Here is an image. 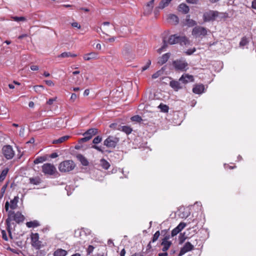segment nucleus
I'll list each match as a JSON object with an SVG mask.
<instances>
[{
    "mask_svg": "<svg viewBox=\"0 0 256 256\" xmlns=\"http://www.w3.org/2000/svg\"><path fill=\"white\" fill-rule=\"evenodd\" d=\"M179 44L180 46H186L190 44V42L186 36H178V34L170 35L168 39L166 37L162 38V46L158 50V53L164 51L168 47V44Z\"/></svg>",
    "mask_w": 256,
    "mask_h": 256,
    "instance_id": "1",
    "label": "nucleus"
},
{
    "mask_svg": "<svg viewBox=\"0 0 256 256\" xmlns=\"http://www.w3.org/2000/svg\"><path fill=\"white\" fill-rule=\"evenodd\" d=\"M24 220V216L21 214V212H14V211L10 210L8 212V218L6 220V223L7 226V229L9 231L10 234V232L8 230L10 226V222L13 220L19 224L22 222Z\"/></svg>",
    "mask_w": 256,
    "mask_h": 256,
    "instance_id": "2",
    "label": "nucleus"
},
{
    "mask_svg": "<svg viewBox=\"0 0 256 256\" xmlns=\"http://www.w3.org/2000/svg\"><path fill=\"white\" fill-rule=\"evenodd\" d=\"M172 66L176 70L180 72H186L188 68V64L184 58L174 60Z\"/></svg>",
    "mask_w": 256,
    "mask_h": 256,
    "instance_id": "3",
    "label": "nucleus"
},
{
    "mask_svg": "<svg viewBox=\"0 0 256 256\" xmlns=\"http://www.w3.org/2000/svg\"><path fill=\"white\" fill-rule=\"evenodd\" d=\"M76 166L72 160H66L60 162L58 166V170L60 172H68L72 170Z\"/></svg>",
    "mask_w": 256,
    "mask_h": 256,
    "instance_id": "4",
    "label": "nucleus"
},
{
    "mask_svg": "<svg viewBox=\"0 0 256 256\" xmlns=\"http://www.w3.org/2000/svg\"><path fill=\"white\" fill-rule=\"evenodd\" d=\"M98 132V130L96 128H92L87 130L83 134L84 138H80L78 140V144H81L83 142H88L90 140L92 137L96 134Z\"/></svg>",
    "mask_w": 256,
    "mask_h": 256,
    "instance_id": "5",
    "label": "nucleus"
},
{
    "mask_svg": "<svg viewBox=\"0 0 256 256\" xmlns=\"http://www.w3.org/2000/svg\"><path fill=\"white\" fill-rule=\"evenodd\" d=\"M219 12L216 10H208L205 12L202 16L204 22H213L218 16Z\"/></svg>",
    "mask_w": 256,
    "mask_h": 256,
    "instance_id": "6",
    "label": "nucleus"
},
{
    "mask_svg": "<svg viewBox=\"0 0 256 256\" xmlns=\"http://www.w3.org/2000/svg\"><path fill=\"white\" fill-rule=\"evenodd\" d=\"M207 32L206 28L200 26H196L192 29V34L196 38H202L207 34Z\"/></svg>",
    "mask_w": 256,
    "mask_h": 256,
    "instance_id": "7",
    "label": "nucleus"
},
{
    "mask_svg": "<svg viewBox=\"0 0 256 256\" xmlns=\"http://www.w3.org/2000/svg\"><path fill=\"white\" fill-rule=\"evenodd\" d=\"M2 154L6 160H11L14 156L15 152L10 145H5L2 148Z\"/></svg>",
    "mask_w": 256,
    "mask_h": 256,
    "instance_id": "8",
    "label": "nucleus"
},
{
    "mask_svg": "<svg viewBox=\"0 0 256 256\" xmlns=\"http://www.w3.org/2000/svg\"><path fill=\"white\" fill-rule=\"evenodd\" d=\"M119 142V138L115 136H110L104 142V144L107 148H114Z\"/></svg>",
    "mask_w": 256,
    "mask_h": 256,
    "instance_id": "9",
    "label": "nucleus"
},
{
    "mask_svg": "<svg viewBox=\"0 0 256 256\" xmlns=\"http://www.w3.org/2000/svg\"><path fill=\"white\" fill-rule=\"evenodd\" d=\"M56 170V168L52 164L46 163L42 166V172L45 174L52 175L54 174Z\"/></svg>",
    "mask_w": 256,
    "mask_h": 256,
    "instance_id": "10",
    "label": "nucleus"
},
{
    "mask_svg": "<svg viewBox=\"0 0 256 256\" xmlns=\"http://www.w3.org/2000/svg\"><path fill=\"white\" fill-rule=\"evenodd\" d=\"M31 243L32 246L36 249L40 248V242L39 241V235L38 233H32L30 236Z\"/></svg>",
    "mask_w": 256,
    "mask_h": 256,
    "instance_id": "11",
    "label": "nucleus"
},
{
    "mask_svg": "<svg viewBox=\"0 0 256 256\" xmlns=\"http://www.w3.org/2000/svg\"><path fill=\"white\" fill-rule=\"evenodd\" d=\"M18 202V196H15L13 200H10V205L8 202H6L4 206L6 210L8 212L9 207H10L12 210L15 209L17 206Z\"/></svg>",
    "mask_w": 256,
    "mask_h": 256,
    "instance_id": "12",
    "label": "nucleus"
},
{
    "mask_svg": "<svg viewBox=\"0 0 256 256\" xmlns=\"http://www.w3.org/2000/svg\"><path fill=\"white\" fill-rule=\"evenodd\" d=\"M193 249V245H192L190 242H186L183 247L181 248L179 254L180 255L182 256L187 252H188Z\"/></svg>",
    "mask_w": 256,
    "mask_h": 256,
    "instance_id": "13",
    "label": "nucleus"
},
{
    "mask_svg": "<svg viewBox=\"0 0 256 256\" xmlns=\"http://www.w3.org/2000/svg\"><path fill=\"white\" fill-rule=\"evenodd\" d=\"M180 82H182L184 84H186L188 82H194V78L192 75L188 74H182L179 79Z\"/></svg>",
    "mask_w": 256,
    "mask_h": 256,
    "instance_id": "14",
    "label": "nucleus"
},
{
    "mask_svg": "<svg viewBox=\"0 0 256 256\" xmlns=\"http://www.w3.org/2000/svg\"><path fill=\"white\" fill-rule=\"evenodd\" d=\"M204 86L203 84H196L192 88V92L196 94H200L204 92Z\"/></svg>",
    "mask_w": 256,
    "mask_h": 256,
    "instance_id": "15",
    "label": "nucleus"
},
{
    "mask_svg": "<svg viewBox=\"0 0 256 256\" xmlns=\"http://www.w3.org/2000/svg\"><path fill=\"white\" fill-rule=\"evenodd\" d=\"M170 56V52H168L164 54L159 59L158 61V63L162 65L168 62Z\"/></svg>",
    "mask_w": 256,
    "mask_h": 256,
    "instance_id": "16",
    "label": "nucleus"
},
{
    "mask_svg": "<svg viewBox=\"0 0 256 256\" xmlns=\"http://www.w3.org/2000/svg\"><path fill=\"white\" fill-rule=\"evenodd\" d=\"M98 58V54L94 52H92L84 55L83 58L85 60H90L96 59Z\"/></svg>",
    "mask_w": 256,
    "mask_h": 256,
    "instance_id": "17",
    "label": "nucleus"
},
{
    "mask_svg": "<svg viewBox=\"0 0 256 256\" xmlns=\"http://www.w3.org/2000/svg\"><path fill=\"white\" fill-rule=\"evenodd\" d=\"M77 159L80 162L82 165L84 166H88L89 162L88 160L82 154H78L76 156Z\"/></svg>",
    "mask_w": 256,
    "mask_h": 256,
    "instance_id": "18",
    "label": "nucleus"
},
{
    "mask_svg": "<svg viewBox=\"0 0 256 256\" xmlns=\"http://www.w3.org/2000/svg\"><path fill=\"white\" fill-rule=\"evenodd\" d=\"M170 86L174 90L178 91V90L182 88V86L180 82L176 80H172L170 83Z\"/></svg>",
    "mask_w": 256,
    "mask_h": 256,
    "instance_id": "19",
    "label": "nucleus"
},
{
    "mask_svg": "<svg viewBox=\"0 0 256 256\" xmlns=\"http://www.w3.org/2000/svg\"><path fill=\"white\" fill-rule=\"evenodd\" d=\"M178 10L184 14H186L189 12L190 8L186 4L182 3L178 6Z\"/></svg>",
    "mask_w": 256,
    "mask_h": 256,
    "instance_id": "20",
    "label": "nucleus"
},
{
    "mask_svg": "<svg viewBox=\"0 0 256 256\" xmlns=\"http://www.w3.org/2000/svg\"><path fill=\"white\" fill-rule=\"evenodd\" d=\"M172 242L171 241H162L160 244V245L162 246V252H166L170 246L172 245Z\"/></svg>",
    "mask_w": 256,
    "mask_h": 256,
    "instance_id": "21",
    "label": "nucleus"
},
{
    "mask_svg": "<svg viewBox=\"0 0 256 256\" xmlns=\"http://www.w3.org/2000/svg\"><path fill=\"white\" fill-rule=\"evenodd\" d=\"M118 130L126 134H130L132 131V128L128 126H120V128H118Z\"/></svg>",
    "mask_w": 256,
    "mask_h": 256,
    "instance_id": "22",
    "label": "nucleus"
},
{
    "mask_svg": "<svg viewBox=\"0 0 256 256\" xmlns=\"http://www.w3.org/2000/svg\"><path fill=\"white\" fill-rule=\"evenodd\" d=\"M68 254L67 251L62 248H58L56 250L54 254V256H66Z\"/></svg>",
    "mask_w": 256,
    "mask_h": 256,
    "instance_id": "23",
    "label": "nucleus"
},
{
    "mask_svg": "<svg viewBox=\"0 0 256 256\" xmlns=\"http://www.w3.org/2000/svg\"><path fill=\"white\" fill-rule=\"evenodd\" d=\"M100 165L104 170H108L110 166V163L104 158L100 159Z\"/></svg>",
    "mask_w": 256,
    "mask_h": 256,
    "instance_id": "24",
    "label": "nucleus"
},
{
    "mask_svg": "<svg viewBox=\"0 0 256 256\" xmlns=\"http://www.w3.org/2000/svg\"><path fill=\"white\" fill-rule=\"evenodd\" d=\"M168 20L170 22L174 24H176L179 22L178 18L175 14H170L168 16Z\"/></svg>",
    "mask_w": 256,
    "mask_h": 256,
    "instance_id": "25",
    "label": "nucleus"
},
{
    "mask_svg": "<svg viewBox=\"0 0 256 256\" xmlns=\"http://www.w3.org/2000/svg\"><path fill=\"white\" fill-rule=\"evenodd\" d=\"M186 24L188 26H196V22L195 20L190 19V16L188 15L186 16Z\"/></svg>",
    "mask_w": 256,
    "mask_h": 256,
    "instance_id": "26",
    "label": "nucleus"
},
{
    "mask_svg": "<svg viewBox=\"0 0 256 256\" xmlns=\"http://www.w3.org/2000/svg\"><path fill=\"white\" fill-rule=\"evenodd\" d=\"M69 136H62L56 140H54L52 141V144H60L64 141L68 140L70 138Z\"/></svg>",
    "mask_w": 256,
    "mask_h": 256,
    "instance_id": "27",
    "label": "nucleus"
},
{
    "mask_svg": "<svg viewBox=\"0 0 256 256\" xmlns=\"http://www.w3.org/2000/svg\"><path fill=\"white\" fill-rule=\"evenodd\" d=\"M30 183L34 185H38L41 183V179L37 176L34 178H30Z\"/></svg>",
    "mask_w": 256,
    "mask_h": 256,
    "instance_id": "28",
    "label": "nucleus"
},
{
    "mask_svg": "<svg viewBox=\"0 0 256 256\" xmlns=\"http://www.w3.org/2000/svg\"><path fill=\"white\" fill-rule=\"evenodd\" d=\"M26 226L28 228H36L40 226V224L37 220H33L28 222L26 223Z\"/></svg>",
    "mask_w": 256,
    "mask_h": 256,
    "instance_id": "29",
    "label": "nucleus"
},
{
    "mask_svg": "<svg viewBox=\"0 0 256 256\" xmlns=\"http://www.w3.org/2000/svg\"><path fill=\"white\" fill-rule=\"evenodd\" d=\"M172 0H162L159 4L158 8L160 9H163L168 6Z\"/></svg>",
    "mask_w": 256,
    "mask_h": 256,
    "instance_id": "30",
    "label": "nucleus"
},
{
    "mask_svg": "<svg viewBox=\"0 0 256 256\" xmlns=\"http://www.w3.org/2000/svg\"><path fill=\"white\" fill-rule=\"evenodd\" d=\"M77 55L76 54H72L70 52H64L58 56V58H68V57H76Z\"/></svg>",
    "mask_w": 256,
    "mask_h": 256,
    "instance_id": "31",
    "label": "nucleus"
},
{
    "mask_svg": "<svg viewBox=\"0 0 256 256\" xmlns=\"http://www.w3.org/2000/svg\"><path fill=\"white\" fill-rule=\"evenodd\" d=\"M9 170L8 168L4 169L0 174V182H2L6 178Z\"/></svg>",
    "mask_w": 256,
    "mask_h": 256,
    "instance_id": "32",
    "label": "nucleus"
},
{
    "mask_svg": "<svg viewBox=\"0 0 256 256\" xmlns=\"http://www.w3.org/2000/svg\"><path fill=\"white\" fill-rule=\"evenodd\" d=\"M46 160H47V158L45 156H39V157L36 158L34 160V164H38L40 163H42L44 162H45Z\"/></svg>",
    "mask_w": 256,
    "mask_h": 256,
    "instance_id": "33",
    "label": "nucleus"
},
{
    "mask_svg": "<svg viewBox=\"0 0 256 256\" xmlns=\"http://www.w3.org/2000/svg\"><path fill=\"white\" fill-rule=\"evenodd\" d=\"M158 108L160 110V111L164 112H168L169 107L163 104H160Z\"/></svg>",
    "mask_w": 256,
    "mask_h": 256,
    "instance_id": "34",
    "label": "nucleus"
},
{
    "mask_svg": "<svg viewBox=\"0 0 256 256\" xmlns=\"http://www.w3.org/2000/svg\"><path fill=\"white\" fill-rule=\"evenodd\" d=\"M11 18L16 22H24L26 20V18L24 16H11Z\"/></svg>",
    "mask_w": 256,
    "mask_h": 256,
    "instance_id": "35",
    "label": "nucleus"
},
{
    "mask_svg": "<svg viewBox=\"0 0 256 256\" xmlns=\"http://www.w3.org/2000/svg\"><path fill=\"white\" fill-rule=\"evenodd\" d=\"M44 86L42 85L35 86L34 87V91L37 93H40L44 90Z\"/></svg>",
    "mask_w": 256,
    "mask_h": 256,
    "instance_id": "36",
    "label": "nucleus"
},
{
    "mask_svg": "<svg viewBox=\"0 0 256 256\" xmlns=\"http://www.w3.org/2000/svg\"><path fill=\"white\" fill-rule=\"evenodd\" d=\"M248 38L246 37H243L242 38V40L240 42V46H244L247 45L248 44Z\"/></svg>",
    "mask_w": 256,
    "mask_h": 256,
    "instance_id": "37",
    "label": "nucleus"
},
{
    "mask_svg": "<svg viewBox=\"0 0 256 256\" xmlns=\"http://www.w3.org/2000/svg\"><path fill=\"white\" fill-rule=\"evenodd\" d=\"M131 120L132 122H140L142 120L141 116H140L138 115H136L131 118Z\"/></svg>",
    "mask_w": 256,
    "mask_h": 256,
    "instance_id": "38",
    "label": "nucleus"
},
{
    "mask_svg": "<svg viewBox=\"0 0 256 256\" xmlns=\"http://www.w3.org/2000/svg\"><path fill=\"white\" fill-rule=\"evenodd\" d=\"M162 74H163V70H159L157 71L156 72H155L154 74L152 75V78L153 79H156V78H158Z\"/></svg>",
    "mask_w": 256,
    "mask_h": 256,
    "instance_id": "39",
    "label": "nucleus"
},
{
    "mask_svg": "<svg viewBox=\"0 0 256 256\" xmlns=\"http://www.w3.org/2000/svg\"><path fill=\"white\" fill-rule=\"evenodd\" d=\"M160 236V231H158V230L156 231L152 236V240H151L152 242H156L158 240V238Z\"/></svg>",
    "mask_w": 256,
    "mask_h": 256,
    "instance_id": "40",
    "label": "nucleus"
},
{
    "mask_svg": "<svg viewBox=\"0 0 256 256\" xmlns=\"http://www.w3.org/2000/svg\"><path fill=\"white\" fill-rule=\"evenodd\" d=\"M154 2V0H151L148 2V4L146 6V8L148 9V12H150V10H152Z\"/></svg>",
    "mask_w": 256,
    "mask_h": 256,
    "instance_id": "41",
    "label": "nucleus"
},
{
    "mask_svg": "<svg viewBox=\"0 0 256 256\" xmlns=\"http://www.w3.org/2000/svg\"><path fill=\"white\" fill-rule=\"evenodd\" d=\"M166 230H162V234L164 233V238L162 239V241H169L168 240L170 238V235L169 234H166Z\"/></svg>",
    "mask_w": 256,
    "mask_h": 256,
    "instance_id": "42",
    "label": "nucleus"
},
{
    "mask_svg": "<svg viewBox=\"0 0 256 256\" xmlns=\"http://www.w3.org/2000/svg\"><path fill=\"white\" fill-rule=\"evenodd\" d=\"M102 140V136H98L94 138V140H92V142H93V144H98Z\"/></svg>",
    "mask_w": 256,
    "mask_h": 256,
    "instance_id": "43",
    "label": "nucleus"
},
{
    "mask_svg": "<svg viewBox=\"0 0 256 256\" xmlns=\"http://www.w3.org/2000/svg\"><path fill=\"white\" fill-rule=\"evenodd\" d=\"M186 226V224L184 222H180L178 225L176 227L178 230L181 232Z\"/></svg>",
    "mask_w": 256,
    "mask_h": 256,
    "instance_id": "44",
    "label": "nucleus"
},
{
    "mask_svg": "<svg viewBox=\"0 0 256 256\" xmlns=\"http://www.w3.org/2000/svg\"><path fill=\"white\" fill-rule=\"evenodd\" d=\"M150 64H151V60H149L146 62V65L142 67V71L143 72V71L146 70L149 68V66H150Z\"/></svg>",
    "mask_w": 256,
    "mask_h": 256,
    "instance_id": "45",
    "label": "nucleus"
},
{
    "mask_svg": "<svg viewBox=\"0 0 256 256\" xmlns=\"http://www.w3.org/2000/svg\"><path fill=\"white\" fill-rule=\"evenodd\" d=\"M196 50V48H194L192 49H188L186 50L184 52L186 55H191L194 52H195Z\"/></svg>",
    "mask_w": 256,
    "mask_h": 256,
    "instance_id": "46",
    "label": "nucleus"
},
{
    "mask_svg": "<svg viewBox=\"0 0 256 256\" xmlns=\"http://www.w3.org/2000/svg\"><path fill=\"white\" fill-rule=\"evenodd\" d=\"M180 230L177 229L176 228H175L174 229H173L171 232V236L172 237L177 235L180 232Z\"/></svg>",
    "mask_w": 256,
    "mask_h": 256,
    "instance_id": "47",
    "label": "nucleus"
},
{
    "mask_svg": "<svg viewBox=\"0 0 256 256\" xmlns=\"http://www.w3.org/2000/svg\"><path fill=\"white\" fill-rule=\"evenodd\" d=\"M94 248V246L92 245L88 246L87 248V254H90L93 252Z\"/></svg>",
    "mask_w": 256,
    "mask_h": 256,
    "instance_id": "48",
    "label": "nucleus"
},
{
    "mask_svg": "<svg viewBox=\"0 0 256 256\" xmlns=\"http://www.w3.org/2000/svg\"><path fill=\"white\" fill-rule=\"evenodd\" d=\"M72 26L74 28H76L78 29H80L81 28L80 25L77 22H74L72 24Z\"/></svg>",
    "mask_w": 256,
    "mask_h": 256,
    "instance_id": "49",
    "label": "nucleus"
},
{
    "mask_svg": "<svg viewBox=\"0 0 256 256\" xmlns=\"http://www.w3.org/2000/svg\"><path fill=\"white\" fill-rule=\"evenodd\" d=\"M45 82L48 86H53L54 85V82L51 80H45Z\"/></svg>",
    "mask_w": 256,
    "mask_h": 256,
    "instance_id": "50",
    "label": "nucleus"
},
{
    "mask_svg": "<svg viewBox=\"0 0 256 256\" xmlns=\"http://www.w3.org/2000/svg\"><path fill=\"white\" fill-rule=\"evenodd\" d=\"M186 2L191 4H196L199 0H186Z\"/></svg>",
    "mask_w": 256,
    "mask_h": 256,
    "instance_id": "51",
    "label": "nucleus"
},
{
    "mask_svg": "<svg viewBox=\"0 0 256 256\" xmlns=\"http://www.w3.org/2000/svg\"><path fill=\"white\" fill-rule=\"evenodd\" d=\"M123 55L125 56L126 58H128L127 56L130 54L128 50H126V48L122 52Z\"/></svg>",
    "mask_w": 256,
    "mask_h": 256,
    "instance_id": "52",
    "label": "nucleus"
},
{
    "mask_svg": "<svg viewBox=\"0 0 256 256\" xmlns=\"http://www.w3.org/2000/svg\"><path fill=\"white\" fill-rule=\"evenodd\" d=\"M56 98H50L46 102V104L49 105H51L53 104L54 102L55 101Z\"/></svg>",
    "mask_w": 256,
    "mask_h": 256,
    "instance_id": "53",
    "label": "nucleus"
},
{
    "mask_svg": "<svg viewBox=\"0 0 256 256\" xmlns=\"http://www.w3.org/2000/svg\"><path fill=\"white\" fill-rule=\"evenodd\" d=\"M2 237L4 240L6 241L8 240V238L7 237L6 234L4 230L2 232Z\"/></svg>",
    "mask_w": 256,
    "mask_h": 256,
    "instance_id": "54",
    "label": "nucleus"
},
{
    "mask_svg": "<svg viewBox=\"0 0 256 256\" xmlns=\"http://www.w3.org/2000/svg\"><path fill=\"white\" fill-rule=\"evenodd\" d=\"M77 98V95L76 94H72L70 100L74 102Z\"/></svg>",
    "mask_w": 256,
    "mask_h": 256,
    "instance_id": "55",
    "label": "nucleus"
},
{
    "mask_svg": "<svg viewBox=\"0 0 256 256\" xmlns=\"http://www.w3.org/2000/svg\"><path fill=\"white\" fill-rule=\"evenodd\" d=\"M58 156V154L56 152H53L49 156V157L50 158H57Z\"/></svg>",
    "mask_w": 256,
    "mask_h": 256,
    "instance_id": "56",
    "label": "nucleus"
},
{
    "mask_svg": "<svg viewBox=\"0 0 256 256\" xmlns=\"http://www.w3.org/2000/svg\"><path fill=\"white\" fill-rule=\"evenodd\" d=\"M92 148H94L96 150H98L99 152H103V150H102V149L100 147L98 146H97L96 145H93L92 146Z\"/></svg>",
    "mask_w": 256,
    "mask_h": 256,
    "instance_id": "57",
    "label": "nucleus"
},
{
    "mask_svg": "<svg viewBox=\"0 0 256 256\" xmlns=\"http://www.w3.org/2000/svg\"><path fill=\"white\" fill-rule=\"evenodd\" d=\"M38 66H37L33 65L30 66V69L32 70L35 71L38 70Z\"/></svg>",
    "mask_w": 256,
    "mask_h": 256,
    "instance_id": "58",
    "label": "nucleus"
},
{
    "mask_svg": "<svg viewBox=\"0 0 256 256\" xmlns=\"http://www.w3.org/2000/svg\"><path fill=\"white\" fill-rule=\"evenodd\" d=\"M148 12V9L146 8V7L145 8H144V15H148V14H150L152 12V10H150V12Z\"/></svg>",
    "mask_w": 256,
    "mask_h": 256,
    "instance_id": "59",
    "label": "nucleus"
},
{
    "mask_svg": "<svg viewBox=\"0 0 256 256\" xmlns=\"http://www.w3.org/2000/svg\"><path fill=\"white\" fill-rule=\"evenodd\" d=\"M168 254L166 252H163L159 253L158 256H168Z\"/></svg>",
    "mask_w": 256,
    "mask_h": 256,
    "instance_id": "60",
    "label": "nucleus"
},
{
    "mask_svg": "<svg viewBox=\"0 0 256 256\" xmlns=\"http://www.w3.org/2000/svg\"><path fill=\"white\" fill-rule=\"evenodd\" d=\"M126 254V250L124 248H123L121 250L120 252V256H124Z\"/></svg>",
    "mask_w": 256,
    "mask_h": 256,
    "instance_id": "61",
    "label": "nucleus"
},
{
    "mask_svg": "<svg viewBox=\"0 0 256 256\" xmlns=\"http://www.w3.org/2000/svg\"><path fill=\"white\" fill-rule=\"evenodd\" d=\"M252 8L256 10V0H254L252 2Z\"/></svg>",
    "mask_w": 256,
    "mask_h": 256,
    "instance_id": "62",
    "label": "nucleus"
},
{
    "mask_svg": "<svg viewBox=\"0 0 256 256\" xmlns=\"http://www.w3.org/2000/svg\"><path fill=\"white\" fill-rule=\"evenodd\" d=\"M6 186H3V187L1 189V192H2V196H3V194L4 192H5V190L6 188Z\"/></svg>",
    "mask_w": 256,
    "mask_h": 256,
    "instance_id": "63",
    "label": "nucleus"
},
{
    "mask_svg": "<svg viewBox=\"0 0 256 256\" xmlns=\"http://www.w3.org/2000/svg\"><path fill=\"white\" fill-rule=\"evenodd\" d=\"M89 92H90V90L88 89H86V90L84 91V96H87L89 94Z\"/></svg>",
    "mask_w": 256,
    "mask_h": 256,
    "instance_id": "64",
    "label": "nucleus"
}]
</instances>
